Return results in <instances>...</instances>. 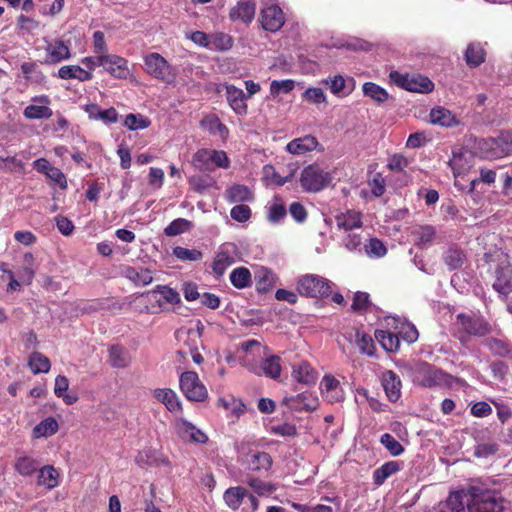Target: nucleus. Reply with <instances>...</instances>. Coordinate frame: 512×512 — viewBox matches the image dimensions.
<instances>
[{
    "label": "nucleus",
    "mask_w": 512,
    "mask_h": 512,
    "mask_svg": "<svg viewBox=\"0 0 512 512\" xmlns=\"http://www.w3.org/2000/svg\"><path fill=\"white\" fill-rule=\"evenodd\" d=\"M413 383L425 388L447 385L451 376L427 362H417L410 368Z\"/></svg>",
    "instance_id": "obj_1"
},
{
    "label": "nucleus",
    "mask_w": 512,
    "mask_h": 512,
    "mask_svg": "<svg viewBox=\"0 0 512 512\" xmlns=\"http://www.w3.org/2000/svg\"><path fill=\"white\" fill-rule=\"evenodd\" d=\"M477 149L485 159H498L512 153V133L504 132L496 138L481 139Z\"/></svg>",
    "instance_id": "obj_2"
},
{
    "label": "nucleus",
    "mask_w": 512,
    "mask_h": 512,
    "mask_svg": "<svg viewBox=\"0 0 512 512\" xmlns=\"http://www.w3.org/2000/svg\"><path fill=\"white\" fill-rule=\"evenodd\" d=\"M332 175L319 164L306 166L300 174V185L305 192L316 193L330 185Z\"/></svg>",
    "instance_id": "obj_3"
},
{
    "label": "nucleus",
    "mask_w": 512,
    "mask_h": 512,
    "mask_svg": "<svg viewBox=\"0 0 512 512\" xmlns=\"http://www.w3.org/2000/svg\"><path fill=\"white\" fill-rule=\"evenodd\" d=\"M297 291L302 296L324 298L330 295L331 286L327 279L318 275L308 274L298 279Z\"/></svg>",
    "instance_id": "obj_4"
},
{
    "label": "nucleus",
    "mask_w": 512,
    "mask_h": 512,
    "mask_svg": "<svg viewBox=\"0 0 512 512\" xmlns=\"http://www.w3.org/2000/svg\"><path fill=\"white\" fill-rule=\"evenodd\" d=\"M390 79L399 87L418 93H430L434 89L433 82L426 76L420 74H401L398 71L390 73Z\"/></svg>",
    "instance_id": "obj_5"
},
{
    "label": "nucleus",
    "mask_w": 512,
    "mask_h": 512,
    "mask_svg": "<svg viewBox=\"0 0 512 512\" xmlns=\"http://www.w3.org/2000/svg\"><path fill=\"white\" fill-rule=\"evenodd\" d=\"M180 389L190 401L202 402L208 397V391L194 371H186L180 375Z\"/></svg>",
    "instance_id": "obj_6"
},
{
    "label": "nucleus",
    "mask_w": 512,
    "mask_h": 512,
    "mask_svg": "<svg viewBox=\"0 0 512 512\" xmlns=\"http://www.w3.org/2000/svg\"><path fill=\"white\" fill-rule=\"evenodd\" d=\"M238 451L241 454L242 464L248 471L267 472L272 466V457L267 452L252 449L246 452L244 444L239 447Z\"/></svg>",
    "instance_id": "obj_7"
},
{
    "label": "nucleus",
    "mask_w": 512,
    "mask_h": 512,
    "mask_svg": "<svg viewBox=\"0 0 512 512\" xmlns=\"http://www.w3.org/2000/svg\"><path fill=\"white\" fill-rule=\"evenodd\" d=\"M144 64L146 72L152 77L164 81L170 82L174 79V73L172 67L167 60L159 53L152 52L144 57Z\"/></svg>",
    "instance_id": "obj_8"
},
{
    "label": "nucleus",
    "mask_w": 512,
    "mask_h": 512,
    "mask_svg": "<svg viewBox=\"0 0 512 512\" xmlns=\"http://www.w3.org/2000/svg\"><path fill=\"white\" fill-rule=\"evenodd\" d=\"M455 325L475 337L485 336L491 331L489 323L476 315L460 313L456 317Z\"/></svg>",
    "instance_id": "obj_9"
},
{
    "label": "nucleus",
    "mask_w": 512,
    "mask_h": 512,
    "mask_svg": "<svg viewBox=\"0 0 512 512\" xmlns=\"http://www.w3.org/2000/svg\"><path fill=\"white\" fill-rule=\"evenodd\" d=\"M97 64L118 79H125L129 74L127 60L117 55H100Z\"/></svg>",
    "instance_id": "obj_10"
},
{
    "label": "nucleus",
    "mask_w": 512,
    "mask_h": 512,
    "mask_svg": "<svg viewBox=\"0 0 512 512\" xmlns=\"http://www.w3.org/2000/svg\"><path fill=\"white\" fill-rule=\"evenodd\" d=\"M260 22L263 29L276 32L285 23L284 13L277 5L268 6L261 11Z\"/></svg>",
    "instance_id": "obj_11"
},
{
    "label": "nucleus",
    "mask_w": 512,
    "mask_h": 512,
    "mask_svg": "<svg viewBox=\"0 0 512 512\" xmlns=\"http://www.w3.org/2000/svg\"><path fill=\"white\" fill-rule=\"evenodd\" d=\"M176 431L179 437L185 442L204 444L208 441V437L205 433L186 420L176 422Z\"/></svg>",
    "instance_id": "obj_12"
},
{
    "label": "nucleus",
    "mask_w": 512,
    "mask_h": 512,
    "mask_svg": "<svg viewBox=\"0 0 512 512\" xmlns=\"http://www.w3.org/2000/svg\"><path fill=\"white\" fill-rule=\"evenodd\" d=\"M381 383L388 399L396 402L401 396V380L392 370H386L382 373Z\"/></svg>",
    "instance_id": "obj_13"
},
{
    "label": "nucleus",
    "mask_w": 512,
    "mask_h": 512,
    "mask_svg": "<svg viewBox=\"0 0 512 512\" xmlns=\"http://www.w3.org/2000/svg\"><path fill=\"white\" fill-rule=\"evenodd\" d=\"M226 98L235 113L239 115L247 113V104L245 103L247 96L242 89L234 85H226Z\"/></svg>",
    "instance_id": "obj_14"
},
{
    "label": "nucleus",
    "mask_w": 512,
    "mask_h": 512,
    "mask_svg": "<svg viewBox=\"0 0 512 512\" xmlns=\"http://www.w3.org/2000/svg\"><path fill=\"white\" fill-rule=\"evenodd\" d=\"M443 262L450 271L459 270L465 264L467 257L464 251L455 244L450 245L442 255Z\"/></svg>",
    "instance_id": "obj_15"
},
{
    "label": "nucleus",
    "mask_w": 512,
    "mask_h": 512,
    "mask_svg": "<svg viewBox=\"0 0 512 512\" xmlns=\"http://www.w3.org/2000/svg\"><path fill=\"white\" fill-rule=\"evenodd\" d=\"M122 273L125 278L136 286H146L153 281L152 271L145 267L125 266Z\"/></svg>",
    "instance_id": "obj_16"
},
{
    "label": "nucleus",
    "mask_w": 512,
    "mask_h": 512,
    "mask_svg": "<svg viewBox=\"0 0 512 512\" xmlns=\"http://www.w3.org/2000/svg\"><path fill=\"white\" fill-rule=\"evenodd\" d=\"M496 279L493 288L502 295L512 292V268L509 265L499 266L496 269Z\"/></svg>",
    "instance_id": "obj_17"
},
{
    "label": "nucleus",
    "mask_w": 512,
    "mask_h": 512,
    "mask_svg": "<svg viewBox=\"0 0 512 512\" xmlns=\"http://www.w3.org/2000/svg\"><path fill=\"white\" fill-rule=\"evenodd\" d=\"M225 198L230 203L252 202L254 194L246 185L234 184L226 189Z\"/></svg>",
    "instance_id": "obj_18"
},
{
    "label": "nucleus",
    "mask_w": 512,
    "mask_h": 512,
    "mask_svg": "<svg viewBox=\"0 0 512 512\" xmlns=\"http://www.w3.org/2000/svg\"><path fill=\"white\" fill-rule=\"evenodd\" d=\"M34 101H40L45 105H28L23 112L27 119H48L53 115L52 110L46 106L50 103L48 96L43 95L39 98H35Z\"/></svg>",
    "instance_id": "obj_19"
},
{
    "label": "nucleus",
    "mask_w": 512,
    "mask_h": 512,
    "mask_svg": "<svg viewBox=\"0 0 512 512\" xmlns=\"http://www.w3.org/2000/svg\"><path fill=\"white\" fill-rule=\"evenodd\" d=\"M429 116L432 124L443 127H454L460 124V121L450 110L441 106L433 108Z\"/></svg>",
    "instance_id": "obj_20"
},
{
    "label": "nucleus",
    "mask_w": 512,
    "mask_h": 512,
    "mask_svg": "<svg viewBox=\"0 0 512 512\" xmlns=\"http://www.w3.org/2000/svg\"><path fill=\"white\" fill-rule=\"evenodd\" d=\"M256 11V5L250 1H240L230 10V18L232 20H241L244 23H250Z\"/></svg>",
    "instance_id": "obj_21"
},
{
    "label": "nucleus",
    "mask_w": 512,
    "mask_h": 512,
    "mask_svg": "<svg viewBox=\"0 0 512 512\" xmlns=\"http://www.w3.org/2000/svg\"><path fill=\"white\" fill-rule=\"evenodd\" d=\"M153 396L163 403L170 412L176 413L182 409L179 397L172 389H155Z\"/></svg>",
    "instance_id": "obj_22"
},
{
    "label": "nucleus",
    "mask_w": 512,
    "mask_h": 512,
    "mask_svg": "<svg viewBox=\"0 0 512 512\" xmlns=\"http://www.w3.org/2000/svg\"><path fill=\"white\" fill-rule=\"evenodd\" d=\"M317 145H318L317 139L313 136L308 135V136H305L302 138H297V139L290 141L287 144L286 149L291 154L303 155L306 152L314 150L317 147Z\"/></svg>",
    "instance_id": "obj_23"
},
{
    "label": "nucleus",
    "mask_w": 512,
    "mask_h": 512,
    "mask_svg": "<svg viewBox=\"0 0 512 512\" xmlns=\"http://www.w3.org/2000/svg\"><path fill=\"white\" fill-rule=\"evenodd\" d=\"M402 468V463L398 461H388L375 469L373 472V482L376 486H381L389 477L396 474Z\"/></svg>",
    "instance_id": "obj_24"
},
{
    "label": "nucleus",
    "mask_w": 512,
    "mask_h": 512,
    "mask_svg": "<svg viewBox=\"0 0 512 512\" xmlns=\"http://www.w3.org/2000/svg\"><path fill=\"white\" fill-rule=\"evenodd\" d=\"M46 51L48 54V61L51 63H58L62 60L70 58L69 47L61 40H56L47 45Z\"/></svg>",
    "instance_id": "obj_25"
},
{
    "label": "nucleus",
    "mask_w": 512,
    "mask_h": 512,
    "mask_svg": "<svg viewBox=\"0 0 512 512\" xmlns=\"http://www.w3.org/2000/svg\"><path fill=\"white\" fill-rule=\"evenodd\" d=\"M292 376L297 382L306 385L314 384L317 379V373L307 362H301L298 366H294Z\"/></svg>",
    "instance_id": "obj_26"
},
{
    "label": "nucleus",
    "mask_w": 512,
    "mask_h": 512,
    "mask_svg": "<svg viewBox=\"0 0 512 512\" xmlns=\"http://www.w3.org/2000/svg\"><path fill=\"white\" fill-rule=\"evenodd\" d=\"M128 351L120 345H112L109 349V363L114 368H125L130 363Z\"/></svg>",
    "instance_id": "obj_27"
},
{
    "label": "nucleus",
    "mask_w": 512,
    "mask_h": 512,
    "mask_svg": "<svg viewBox=\"0 0 512 512\" xmlns=\"http://www.w3.org/2000/svg\"><path fill=\"white\" fill-rule=\"evenodd\" d=\"M485 50L480 43H470L465 52V60L469 67L476 68L485 61Z\"/></svg>",
    "instance_id": "obj_28"
},
{
    "label": "nucleus",
    "mask_w": 512,
    "mask_h": 512,
    "mask_svg": "<svg viewBox=\"0 0 512 512\" xmlns=\"http://www.w3.org/2000/svg\"><path fill=\"white\" fill-rule=\"evenodd\" d=\"M58 76L61 79H77L84 82L92 78V73L77 65H67L58 70Z\"/></svg>",
    "instance_id": "obj_29"
},
{
    "label": "nucleus",
    "mask_w": 512,
    "mask_h": 512,
    "mask_svg": "<svg viewBox=\"0 0 512 512\" xmlns=\"http://www.w3.org/2000/svg\"><path fill=\"white\" fill-rule=\"evenodd\" d=\"M336 224L339 229L345 231L360 228L362 225L361 214L353 210L340 214L336 217Z\"/></svg>",
    "instance_id": "obj_30"
},
{
    "label": "nucleus",
    "mask_w": 512,
    "mask_h": 512,
    "mask_svg": "<svg viewBox=\"0 0 512 512\" xmlns=\"http://www.w3.org/2000/svg\"><path fill=\"white\" fill-rule=\"evenodd\" d=\"M201 126L210 134L219 135L222 139H226L229 134L228 128L215 115L206 116L201 121Z\"/></svg>",
    "instance_id": "obj_31"
},
{
    "label": "nucleus",
    "mask_w": 512,
    "mask_h": 512,
    "mask_svg": "<svg viewBox=\"0 0 512 512\" xmlns=\"http://www.w3.org/2000/svg\"><path fill=\"white\" fill-rule=\"evenodd\" d=\"M248 495L245 488L237 486L228 488L223 495L226 505L232 509L237 510L243 502V499Z\"/></svg>",
    "instance_id": "obj_32"
},
{
    "label": "nucleus",
    "mask_w": 512,
    "mask_h": 512,
    "mask_svg": "<svg viewBox=\"0 0 512 512\" xmlns=\"http://www.w3.org/2000/svg\"><path fill=\"white\" fill-rule=\"evenodd\" d=\"M291 407L295 409H303L313 411L318 407V399L309 393H301L287 399Z\"/></svg>",
    "instance_id": "obj_33"
},
{
    "label": "nucleus",
    "mask_w": 512,
    "mask_h": 512,
    "mask_svg": "<svg viewBox=\"0 0 512 512\" xmlns=\"http://www.w3.org/2000/svg\"><path fill=\"white\" fill-rule=\"evenodd\" d=\"M243 483L251 487L259 496H267L277 489L275 484L264 482L261 479L251 476L250 474L245 476Z\"/></svg>",
    "instance_id": "obj_34"
},
{
    "label": "nucleus",
    "mask_w": 512,
    "mask_h": 512,
    "mask_svg": "<svg viewBox=\"0 0 512 512\" xmlns=\"http://www.w3.org/2000/svg\"><path fill=\"white\" fill-rule=\"evenodd\" d=\"M68 388V378L63 375H58L55 378L54 393L57 397L62 398L67 405H72L78 400V397L76 395L67 394Z\"/></svg>",
    "instance_id": "obj_35"
},
{
    "label": "nucleus",
    "mask_w": 512,
    "mask_h": 512,
    "mask_svg": "<svg viewBox=\"0 0 512 512\" xmlns=\"http://www.w3.org/2000/svg\"><path fill=\"white\" fill-rule=\"evenodd\" d=\"M229 278L231 284L237 289H244L252 284L251 272L246 267L235 268Z\"/></svg>",
    "instance_id": "obj_36"
},
{
    "label": "nucleus",
    "mask_w": 512,
    "mask_h": 512,
    "mask_svg": "<svg viewBox=\"0 0 512 512\" xmlns=\"http://www.w3.org/2000/svg\"><path fill=\"white\" fill-rule=\"evenodd\" d=\"M375 337L381 346L388 352H394L398 350L400 346L398 336L390 331L376 330Z\"/></svg>",
    "instance_id": "obj_37"
},
{
    "label": "nucleus",
    "mask_w": 512,
    "mask_h": 512,
    "mask_svg": "<svg viewBox=\"0 0 512 512\" xmlns=\"http://www.w3.org/2000/svg\"><path fill=\"white\" fill-rule=\"evenodd\" d=\"M58 431V423L55 418L47 417L33 429V435L35 438L48 437L55 434Z\"/></svg>",
    "instance_id": "obj_38"
},
{
    "label": "nucleus",
    "mask_w": 512,
    "mask_h": 512,
    "mask_svg": "<svg viewBox=\"0 0 512 512\" xmlns=\"http://www.w3.org/2000/svg\"><path fill=\"white\" fill-rule=\"evenodd\" d=\"M28 364L34 374L47 373L51 367L50 360L40 352H33Z\"/></svg>",
    "instance_id": "obj_39"
},
{
    "label": "nucleus",
    "mask_w": 512,
    "mask_h": 512,
    "mask_svg": "<svg viewBox=\"0 0 512 512\" xmlns=\"http://www.w3.org/2000/svg\"><path fill=\"white\" fill-rule=\"evenodd\" d=\"M59 474L53 466H45L39 470L38 484L52 489L58 486Z\"/></svg>",
    "instance_id": "obj_40"
},
{
    "label": "nucleus",
    "mask_w": 512,
    "mask_h": 512,
    "mask_svg": "<svg viewBox=\"0 0 512 512\" xmlns=\"http://www.w3.org/2000/svg\"><path fill=\"white\" fill-rule=\"evenodd\" d=\"M261 368L267 377L277 379L281 374V358L271 355L262 362Z\"/></svg>",
    "instance_id": "obj_41"
},
{
    "label": "nucleus",
    "mask_w": 512,
    "mask_h": 512,
    "mask_svg": "<svg viewBox=\"0 0 512 512\" xmlns=\"http://www.w3.org/2000/svg\"><path fill=\"white\" fill-rule=\"evenodd\" d=\"M363 93L365 96L370 97L377 103H383L389 97L387 91L384 88L373 82L364 83Z\"/></svg>",
    "instance_id": "obj_42"
},
{
    "label": "nucleus",
    "mask_w": 512,
    "mask_h": 512,
    "mask_svg": "<svg viewBox=\"0 0 512 512\" xmlns=\"http://www.w3.org/2000/svg\"><path fill=\"white\" fill-rule=\"evenodd\" d=\"M325 83L329 86L330 91L337 96L348 95L352 88H349L346 84V80L342 75H335L325 80Z\"/></svg>",
    "instance_id": "obj_43"
},
{
    "label": "nucleus",
    "mask_w": 512,
    "mask_h": 512,
    "mask_svg": "<svg viewBox=\"0 0 512 512\" xmlns=\"http://www.w3.org/2000/svg\"><path fill=\"white\" fill-rule=\"evenodd\" d=\"M255 279L257 290L266 292L273 286L274 274L267 268L262 267L256 272Z\"/></svg>",
    "instance_id": "obj_44"
},
{
    "label": "nucleus",
    "mask_w": 512,
    "mask_h": 512,
    "mask_svg": "<svg viewBox=\"0 0 512 512\" xmlns=\"http://www.w3.org/2000/svg\"><path fill=\"white\" fill-rule=\"evenodd\" d=\"M435 233L436 231L434 227L430 225L418 226L412 232L417 245H426L431 243L435 237Z\"/></svg>",
    "instance_id": "obj_45"
},
{
    "label": "nucleus",
    "mask_w": 512,
    "mask_h": 512,
    "mask_svg": "<svg viewBox=\"0 0 512 512\" xmlns=\"http://www.w3.org/2000/svg\"><path fill=\"white\" fill-rule=\"evenodd\" d=\"M211 149H200L192 157V164L196 169L199 170H210L211 169Z\"/></svg>",
    "instance_id": "obj_46"
},
{
    "label": "nucleus",
    "mask_w": 512,
    "mask_h": 512,
    "mask_svg": "<svg viewBox=\"0 0 512 512\" xmlns=\"http://www.w3.org/2000/svg\"><path fill=\"white\" fill-rule=\"evenodd\" d=\"M191 227L192 223L187 219L177 218L164 229V234L169 237L177 236L189 231Z\"/></svg>",
    "instance_id": "obj_47"
},
{
    "label": "nucleus",
    "mask_w": 512,
    "mask_h": 512,
    "mask_svg": "<svg viewBox=\"0 0 512 512\" xmlns=\"http://www.w3.org/2000/svg\"><path fill=\"white\" fill-rule=\"evenodd\" d=\"M233 262V257L230 256L227 252H219L213 261V272L217 276H222L225 273L226 269L233 264Z\"/></svg>",
    "instance_id": "obj_48"
},
{
    "label": "nucleus",
    "mask_w": 512,
    "mask_h": 512,
    "mask_svg": "<svg viewBox=\"0 0 512 512\" xmlns=\"http://www.w3.org/2000/svg\"><path fill=\"white\" fill-rule=\"evenodd\" d=\"M210 49L229 50L233 46V39L225 33H215L210 35Z\"/></svg>",
    "instance_id": "obj_49"
},
{
    "label": "nucleus",
    "mask_w": 512,
    "mask_h": 512,
    "mask_svg": "<svg viewBox=\"0 0 512 512\" xmlns=\"http://www.w3.org/2000/svg\"><path fill=\"white\" fill-rule=\"evenodd\" d=\"M14 467L21 475L28 476L37 469V463L33 458L23 455L16 459Z\"/></svg>",
    "instance_id": "obj_50"
},
{
    "label": "nucleus",
    "mask_w": 512,
    "mask_h": 512,
    "mask_svg": "<svg viewBox=\"0 0 512 512\" xmlns=\"http://www.w3.org/2000/svg\"><path fill=\"white\" fill-rule=\"evenodd\" d=\"M380 443L392 456H399L404 451V447L401 443L389 433H385L381 436Z\"/></svg>",
    "instance_id": "obj_51"
},
{
    "label": "nucleus",
    "mask_w": 512,
    "mask_h": 512,
    "mask_svg": "<svg viewBox=\"0 0 512 512\" xmlns=\"http://www.w3.org/2000/svg\"><path fill=\"white\" fill-rule=\"evenodd\" d=\"M484 343L488 349L496 356L506 357L510 353L509 345L504 340L497 338H487Z\"/></svg>",
    "instance_id": "obj_52"
},
{
    "label": "nucleus",
    "mask_w": 512,
    "mask_h": 512,
    "mask_svg": "<svg viewBox=\"0 0 512 512\" xmlns=\"http://www.w3.org/2000/svg\"><path fill=\"white\" fill-rule=\"evenodd\" d=\"M356 344L362 354H366L368 356H374L375 354V345L374 341L368 334L360 333L357 331L356 333Z\"/></svg>",
    "instance_id": "obj_53"
},
{
    "label": "nucleus",
    "mask_w": 512,
    "mask_h": 512,
    "mask_svg": "<svg viewBox=\"0 0 512 512\" xmlns=\"http://www.w3.org/2000/svg\"><path fill=\"white\" fill-rule=\"evenodd\" d=\"M173 255L181 261H200L203 258V253L197 249H187L181 246H176L173 249Z\"/></svg>",
    "instance_id": "obj_54"
},
{
    "label": "nucleus",
    "mask_w": 512,
    "mask_h": 512,
    "mask_svg": "<svg viewBox=\"0 0 512 512\" xmlns=\"http://www.w3.org/2000/svg\"><path fill=\"white\" fill-rule=\"evenodd\" d=\"M287 214L285 205L276 198L269 207L268 220L272 223H279Z\"/></svg>",
    "instance_id": "obj_55"
},
{
    "label": "nucleus",
    "mask_w": 512,
    "mask_h": 512,
    "mask_svg": "<svg viewBox=\"0 0 512 512\" xmlns=\"http://www.w3.org/2000/svg\"><path fill=\"white\" fill-rule=\"evenodd\" d=\"M365 253L369 257L380 258L387 253V249L382 241L377 238H371L369 243L364 245Z\"/></svg>",
    "instance_id": "obj_56"
},
{
    "label": "nucleus",
    "mask_w": 512,
    "mask_h": 512,
    "mask_svg": "<svg viewBox=\"0 0 512 512\" xmlns=\"http://www.w3.org/2000/svg\"><path fill=\"white\" fill-rule=\"evenodd\" d=\"M129 130H139L149 127L150 121L140 114H128L124 121Z\"/></svg>",
    "instance_id": "obj_57"
},
{
    "label": "nucleus",
    "mask_w": 512,
    "mask_h": 512,
    "mask_svg": "<svg viewBox=\"0 0 512 512\" xmlns=\"http://www.w3.org/2000/svg\"><path fill=\"white\" fill-rule=\"evenodd\" d=\"M295 83L293 80H273L270 84V93L272 96H277L280 93H289L293 90Z\"/></svg>",
    "instance_id": "obj_58"
},
{
    "label": "nucleus",
    "mask_w": 512,
    "mask_h": 512,
    "mask_svg": "<svg viewBox=\"0 0 512 512\" xmlns=\"http://www.w3.org/2000/svg\"><path fill=\"white\" fill-rule=\"evenodd\" d=\"M152 293L160 294L169 304H178L181 301L179 293L168 286L158 285Z\"/></svg>",
    "instance_id": "obj_59"
},
{
    "label": "nucleus",
    "mask_w": 512,
    "mask_h": 512,
    "mask_svg": "<svg viewBox=\"0 0 512 512\" xmlns=\"http://www.w3.org/2000/svg\"><path fill=\"white\" fill-rule=\"evenodd\" d=\"M302 97L305 101L312 104H320L326 101V95L324 94L323 90L318 87H311L306 89L303 92Z\"/></svg>",
    "instance_id": "obj_60"
},
{
    "label": "nucleus",
    "mask_w": 512,
    "mask_h": 512,
    "mask_svg": "<svg viewBox=\"0 0 512 512\" xmlns=\"http://www.w3.org/2000/svg\"><path fill=\"white\" fill-rule=\"evenodd\" d=\"M230 215L237 222H246L251 217V209L245 204H238L231 209Z\"/></svg>",
    "instance_id": "obj_61"
},
{
    "label": "nucleus",
    "mask_w": 512,
    "mask_h": 512,
    "mask_svg": "<svg viewBox=\"0 0 512 512\" xmlns=\"http://www.w3.org/2000/svg\"><path fill=\"white\" fill-rule=\"evenodd\" d=\"M370 305L369 294L365 292H357L354 296L351 308L357 312L365 311Z\"/></svg>",
    "instance_id": "obj_62"
},
{
    "label": "nucleus",
    "mask_w": 512,
    "mask_h": 512,
    "mask_svg": "<svg viewBox=\"0 0 512 512\" xmlns=\"http://www.w3.org/2000/svg\"><path fill=\"white\" fill-rule=\"evenodd\" d=\"M344 245L349 251L362 250V237L357 233H349L344 240Z\"/></svg>",
    "instance_id": "obj_63"
},
{
    "label": "nucleus",
    "mask_w": 512,
    "mask_h": 512,
    "mask_svg": "<svg viewBox=\"0 0 512 512\" xmlns=\"http://www.w3.org/2000/svg\"><path fill=\"white\" fill-rule=\"evenodd\" d=\"M320 386L323 393L335 392V390L341 389L340 382L331 375H325Z\"/></svg>",
    "instance_id": "obj_64"
}]
</instances>
